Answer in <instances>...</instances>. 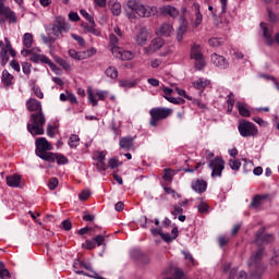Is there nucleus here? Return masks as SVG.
Returning a JSON list of instances; mask_svg holds the SVG:
<instances>
[{"mask_svg": "<svg viewBox=\"0 0 279 279\" xmlns=\"http://www.w3.org/2000/svg\"><path fill=\"white\" fill-rule=\"evenodd\" d=\"M193 86L196 90H201L199 95H202L204 93V88H206V86H210V81L206 78H198L193 83Z\"/></svg>", "mask_w": 279, "mask_h": 279, "instance_id": "29", "label": "nucleus"}, {"mask_svg": "<svg viewBox=\"0 0 279 279\" xmlns=\"http://www.w3.org/2000/svg\"><path fill=\"white\" fill-rule=\"evenodd\" d=\"M211 62L215 66L221 70H226L228 66H230L228 60H226L223 56H219L217 53L211 54Z\"/></svg>", "mask_w": 279, "mask_h": 279, "instance_id": "17", "label": "nucleus"}, {"mask_svg": "<svg viewBox=\"0 0 279 279\" xmlns=\"http://www.w3.org/2000/svg\"><path fill=\"white\" fill-rule=\"evenodd\" d=\"M269 196L266 195H260L257 194L253 197L251 204H250V208L251 210H260V207L263 206V203L265 202V199H267Z\"/></svg>", "mask_w": 279, "mask_h": 279, "instance_id": "19", "label": "nucleus"}, {"mask_svg": "<svg viewBox=\"0 0 279 279\" xmlns=\"http://www.w3.org/2000/svg\"><path fill=\"white\" fill-rule=\"evenodd\" d=\"M173 279H182L184 278V271L182 269L177 268L172 275Z\"/></svg>", "mask_w": 279, "mask_h": 279, "instance_id": "61", "label": "nucleus"}, {"mask_svg": "<svg viewBox=\"0 0 279 279\" xmlns=\"http://www.w3.org/2000/svg\"><path fill=\"white\" fill-rule=\"evenodd\" d=\"M35 51H40V49L39 48L22 49L21 56H24V58H27V56H33Z\"/></svg>", "mask_w": 279, "mask_h": 279, "instance_id": "57", "label": "nucleus"}, {"mask_svg": "<svg viewBox=\"0 0 279 279\" xmlns=\"http://www.w3.org/2000/svg\"><path fill=\"white\" fill-rule=\"evenodd\" d=\"M173 114V109L167 107H155L149 110V125L150 128H156L159 121H165L168 117Z\"/></svg>", "mask_w": 279, "mask_h": 279, "instance_id": "4", "label": "nucleus"}, {"mask_svg": "<svg viewBox=\"0 0 279 279\" xmlns=\"http://www.w3.org/2000/svg\"><path fill=\"white\" fill-rule=\"evenodd\" d=\"M238 132L243 138H248L250 136H256V134H258V126L247 120H240L238 124Z\"/></svg>", "mask_w": 279, "mask_h": 279, "instance_id": "7", "label": "nucleus"}, {"mask_svg": "<svg viewBox=\"0 0 279 279\" xmlns=\"http://www.w3.org/2000/svg\"><path fill=\"white\" fill-rule=\"evenodd\" d=\"M69 29H71V25L66 23L64 19L58 17L51 27L46 29V32L48 36H54V38L58 40V38H61L62 34H66Z\"/></svg>", "mask_w": 279, "mask_h": 279, "instance_id": "5", "label": "nucleus"}, {"mask_svg": "<svg viewBox=\"0 0 279 279\" xmlns=\"http://www.w3.org/2000/svg\"><path fill=\"white\" fill-rule=\"evenodd\" d=\"M40 38L44 45H53V43L57 40L56 37H51V35H48L47 37L45 34H41Z\"/></svg>", "mask_w": 279, "mask_h": 279, "instance_id": "43", "label": "nucleus"}, {"mask_svg": "<svg viewBox=\"0 0 279 279\" xmlns=\"http://www.w3.org/2000/svg\"><path fill=\"white\" fill-rule=\"evenodd\" d=\"M171 34H173V26H171L169 23H163L157 31V36L169 37Z\"/></svg>", "mask_w": 279, "mask_h": 279, "instance_id": "24", "label": "nucleus"}, {"mask_svg": "<svg viewBox=\"0 0 279 279\" xmlns=\"http://www.w3.org/2000/svg\"><path fill=\"white\" fill-rule=\"evenodd\" d=\"M209 46L210 47H221V39L217 38V37H213L209 39Z\"/></svg>", "mask_w": 279, "mask_h": 279, "instance_id": "59", "label": "nucleus"}, {"mask_svg": "<svg viewBox=\"0 0 279 279\" xmlns=\"http://www.w3.org/2000/svg\"><path fill=\"white\" fill-rule=\"evenodd\" d=\"M84 32H86L87 34H93V36H101V32L97 28H95V21L94 24L89 23V24H83L82 25Z\"/></svg>", "mask_w": 279, "mask_h": 279, "instance_id": "31", "label": "nucleus"}, {"mask_svg": "<svg viewBox=\"0 0 279 279\" xmlns=\"http://www.w3.org/2000/svg\"><path fill=\"white\" fill-rule=\"evenodd\" d=\"M199 3L193 4V10L195 12L194 27H199L204 21V15H202V11L199 10Z\"/></svg>", "mask_w": 279, "mask_h": 279, "instance_id": "25", "label": "nucleus"}, {"mask_svg": "<svg viewBox=\"0 0 279 279\" xmlns=\"http://www.w3.org/2000/svg\"><path fill=\"white\" fill-rule=\"evenodd\" d=\"M234 104H235V100H234V93H230L228 95V98H227V112L229 114H232V110H234Z\"/></svg>", "mask_w": 279, "mask_h": 279, "instance_id": "34", "label": "nucleus"}, {"mask_svg": "<svg viewBox=\"0 0 279 279\" xmlns=\"http://www.w3.org/2000/svg\"><path fill=\"white\" fill-rule=\"evenodd\" d=\"M109 167L110 169H117V167H119V159L117 158L109 159Z\"/></svg>", "mask_w": 279, "mask_h": 279, "instance_id": "64", "label": "nucleus"}, {"mask_svg": "<svg viewBox=\"0 0 279 279\" xmlns=\"http://www.w3.org/2000/svg\"><path fill=\"white\" fill-rule=\"evenodd\" d=\"M96 169H98V171H107L108 165H106V161H98L96 163Z\"/></svg>", "mask_w": 279, "mask_h": 279, "instance_id": "62", "label": "nucleus"}, {"mask_svg": "<svg viewBox=\"0 0 279 279\" xmlns=\"http://www.w3.org/2000/svg\"><path fill=\"white\" fill-rule=\"evenodd\" d=\"M88 197H90V191L85 190L83 191L80 195H78V199L81 202H86V199H88Z\"/></svg>", "mask_w": 279, "mask_h": 279, "instance_id": "60", "label": "nucleus"}, {"mask_svg": "<svg viewBox=\"0 0 279 279\" xmlns=\"http://www.w3.org/2000/svg\"><path fill=\"white\" fill-rule=\"evenodd\" d=\"M163 97L167 101H169L170 104H174L177 106H182L186 102V100H184V98H175V97H171V95L173 94V89L169 88V87H165L163 89Z\"/></svg>", "mask_w": 279, "mask_h": 279, "instance_id": "14", "label": "nucleus"}, {"mask_svg": "<svg viewBox=\"0 0 279 279\" xmlns=\"http://www.w3.org/2000/svg\"><path fill=\"white\" fill-rule=\"evenodd\" d=\"M0 58H1L2 65L8 64V61L10 60V57L8 56V50L5 48L1 49Z\"/></svg>", "mask_w": 279, "mask_h": 279, "instance_id": "47", "label": "nucleus"}, {"mask_svg": "<svg viewBox=\"0 0 279 279\" xmlns=\"http://www.w3.org/2000/svg\"><path fill=\"white\" fill-rule=\"evenodd\" d=\"M45 113L43 111L31 114V122L27 124V130L32 136H41L45 134L44 125L46 123Z\"/></svg>", "mask_w": 279, "mask_h": 279, "instance_id": "2", "label": "nucleus"}, {"mask_svg": "<svg viewBox=\"0 0 279 279\" xmlns=\"http://www.w3.org/2000/svg\"><path fill=\"white\" fill-rule=\"evenodd\" d=\"M120 148L130 151V149H134V137L124 136L120 138L119 142Z\"/></svg>", "mask_w": 279, "mask_h": 279, "instance_id": "21", "label": "nucleus"}, {"mask_svg": "<svg viewBox=\"0 0 279 279\" xmlns=\"http://www.w3.org/2000/svg\"><path fill=\"white\" fill-rule=\"evenodd\" d=\"M109 45L110 47H119V37L114 34H110L109 36Z\"/></svg>", "mask_w": 279, "mask_h": 279, "instance_id": "49", "label": "nucleus"}, {"mask_svg": "<svg viewBox=\"0 0 279 279\" xmlns=\"http://www.w3.org/2000/svg\"><path fill=\"white\" fill-rule=\"evenodd\" d=\"M56 62H57V64L61 65L62 69H64V71H71V64H69V62H66V60L59 57L56 59Z\"/></svg>", "mask_w": 279, "mask_h": 279, "instance_id": "45", "label": "nucleus"}, {"mask_svg": "<svg viewBox=\"0 0 279 279\" xmlns=\"http://www.w3.org/2000/svg\"><path fill=\"white\" fill-rule=\"evenodd\" d=\"M51 159H47L46 162H57V165H69V158L62 154L52 153Z\"/></svg>", "mask_w": 279, "mask_h": 279, "instance_id": "22", "label": "nucleus"}, {"mask_svg": "<svg viewBox=\"0 0 279 279\" xmlns=\"http://www.w3.org/2000/svg\"><path fill=\"white\" fill-rule=\"evenodd\" d=\"M26 108L29 112H43V105L35 98H29L26 101Z\"/></svg>", "mask_w": 279, "mask_h": 279, "instance_id": "20", "label": "nucleus"}, {"mask_svg": "<svg viewBox=\"0 0 279 279\" xmlns=\"http://www.w3.org/2000/svg\"><path fill=\"white\" fill-rule=\"evenodd\" d=\"M229 167L232 169V171H239L241 169V161L238 159H230Z\"/></svg>", "mask_w": 279, "mask_h": 279, "instance_id": "42", "label": "nucleus"}, {"mask_svg": "<svg viewBox=\"0 0 279 279\" xmlns=\"http://www.w3.org/2000/svg\"><path fill=\"white\" fill-rule=\"evenodd\" d=\"M97 53V48H90L84 51H77L75 49L69 50L70 58H73V60H87V58H93Z\"/></svg>", "mask_w": 279, "mask_h": 279, "instance_id": "10", "label": "nucleus"}, {"mask_svg": "<svg viewBox=\"0 0 279 279\" xmlns=\"http://www.w3.org/2000/svg\"><path fill=\"white\" fill-rule=\"evenodd\" d=\"M1 82L7 88H10V86H14V75L10 74L8 70H3Z\"/></svg>", "mask_w": 279, "mask_h": 279, "instance_id": "23", "label": "nucleus"}, {"mask_svg": "<svg viewBox=\"0 0 279 279\" xmlns=\"http://www.w3.org/2000/svg\"><path fill=\"white\" fill-rule=\"evenodd\" d=\"M191 58L192 60H199V58H204L202 53V46L199 44H194L191 49Z\"/></svg>", "mask_w": 279, "mask_h": 279, "instance_id": "30", "label": "nucleus"}, {"mask_svg": "<svg viewBox=\"0 0 279 279\" xmlns=\"http://www.w3.org/2000/svg\"><path fill=\"white\" fill-rule=\"evenodd\" d=\"M94 160H97V162H105L106 161V151H95L94 153Z\"/></svg>", "mask_w": 279, "mask_h": 279, "instance_id": "44", "label": "nucleus"}, {"mask_svg": "<svg viewBox=\"0 0 279 279\" xmlns=\"http://www.w3.org/2000/svg\"><path fill=\"white\" fill-rule=\"evenodd\" d=\"M263 248H258L253 256L248 259V267L251 270L252 278H260L263 274H265V265L260 260H263Z\"/></svg>", "mask_w": 279, "mask_h": 279, "instance_id": "3", "label": "nucleus"}, {"mask_svg": "<svg viewBox=\"0 0 279 279\" xmlns=\"http://www.w3.org/2000/svg\"><path fill=\"white\" fill-rule=\"evenodd\" d=\"M31 62H34L35 64H48V66L51 69V71H58V65H56L53 62H51V59H49L45 54H38L34 53L29 58Z\"/></svg>", "mask_w": 279, "mask_h": 279, "instance_id": "13", "label": "nucleus"}, {"mask_svg": "<svg viewBox=\"0 0 279 279\" xmlns=\"http://www.w3.org/2000/svg\"><path fill=\"white\" fill-rule=\"evenodd\" d=\"M145 253H143V251H141V248H133L130 253V256L133 260H137L140 262L143 258V255Z\"/></svg>", "mask_w": 279, "mask_h": 279, "instance_id": "38", "label": "nucleus"}, {"mask_svg": "<svg viewBox=\"0 0 279 279\" xmlns=\"http://www.w3.org/2000/svg\"><path fill=\"white\" fill-rule=\"evenodd\" d=\"M83 247H85V250H95V247H97V244L95 243V240H86L83 244Z\"/></svg>", "mask_w": 279, "mask_h": 279, "instance_id": "52", "label": "nucleus"}, {"mask_svg": "<svg viewBox=\"0 0 279 279\" xmlns=\"http://www.w3.org/2000/svg\"><path fill=\"white\" fill-rule=\"evenodd\" d=\"M235 106L238 108L240 117H244V118L252 117V111H250V109L247 108V105H245L244 102L238 101Z\"/></svg>", "mask_w": 279, "mask_h": 279, "instance_id": "28", "label": "nucleus"}, {"mask_svg": "<svg viewBox=\"0 0 279 279\" xmlns=\"http://www.w3.org/2000/svg\"><path fill=\"white\" fill-rule=\"evenodd\" d=\"M133 59H134V54L132 53V51L122 50L120 60L126 61V60H133Z\"/></svg>", "mask_w": 279, "mask_h": 279, "instance_id": "50", "label": "nucleus"}, {"mask_svg": "<svg viewBox=\"0 0 279 279\" xmlns=\"http://www.w3.org/2000/svg\"><path fill=\"white\" fill-rule=\"evenodd\" d=\"M80 14H81L84 19H86V21H88V23L94 24L95 19H94L90 14H88V12H87L86 10L82 9V10L80 11Z\"/></svg>", "mask_w": 279, "mask_h": 279, "instance_id": "54", "label": "nucleus"}, {"mask_svg": "<svg viewBox=\"0 0 279 279\" xmlns=\"http://www.w3.org/2000/svg\"><path fill=\"white\" fill-rule=\"evenodd\" d=\"M16 13L10 9V7H0V25H3L5 21L10 24L16 23Z\"/></svg>", "mask_w": 279, "mask_h": 279, "instance_id": "11", "label": "nucleus"}, {"mask_svg": "<svg viewBox=\"0 0 279 279\" xmlns=\"http://www.w3.org/2000/svg\"><path fill=\"white\" fill-rule=\"evenodd\" d=\"M163 46H165V40L160 37H157L151 40L148 47L145 48V51L146 53H155V51L162 49Z\"/></svg>", "mask_w": 279, "mask_h": 279, "instance_id": "18", "label": "nucleus"}, {"mask_svg": "<svg viewBox=\"0 0 279 279\" xmlns=\"http://www.w3.org/2000/svg\"><path fill=\"white\" fill-rule=\"evenodd\" d=\"M22 71L25 75H29V73H32V63L29 62L22 63Z\"/></svg>", "mask_w": 279, "mask_h": 279, "instance_id": "55", "label": "nucleus"}, {"mask_svg": "<svg viewBox=\"0 0 279 279\" xmlns=\"http://www.w3.org/2000/svg\"><path fill=\"white\" fill-rule=\"evenodd\" d=\"M125 12L129 19H136V14L144 19H149L154 8L142 4L138 0H129L125 4Z\"/></svg>", "mask_w": 279, "mask_h": 279, "instance_id": "1", "label": "nucleus"}, {"mask_svg": "<svg viewBox=\"0 0 279 279\" xmlns=\"http://www.w3.org/2000/svg\"><path fill=\"white\" fill-rule=\"evenodd\" d=\"M173 175H175V171L173 169H163L162 180H165V182H173Z\"/></svg>", "mask_w": 279, "mask_h": 279, "instance_id": "33", "label": "nucleus"}, {"mask_svg": "<svg viewBox=\"0 0 279 279\" xmlns=\"http://www.w3.org/2000/svg\"><path fill=\"white\" fill-rule=\"evenodd\" d=\"M35 145H36L35 154L36 156H38V158H40L41 160H45L46 162L47 160H51V156H53V153H49L51 151V144H49L47 138L45 137L37 138L35 142Z\"/></svg>", "mask_w": 279, "mask_h": 279, "instance_id": "6", "label": "nucleus"}, {"mask_svg": "<svg viewBox=\"0 0 279 279\" xmlns=\"http://www.w3.org/2000/svg\"><path fill=\"white\" fill-rule=\"evenodd\" d=\"M71 37L73 38V40H76V43H77L81 47H84V45H86V40H84V37L77 35V34H72Z\"/></svg>", "mask_w": 279, "mask_h": 279, "instance_id": "53", "label": "nucleus"}, {"mask_svg": "<svg viewBox=\"0 0 279 279\" xmlns=\"http://www.w3.org/2000/svg\"><path fill=\"white\" fill-rule=\"evenodd\" d=\"M149 38V32L145 28L142 27L138 33L135 35L134 40L136 45L140 47H145L147 45V39Z\"/></svg>", "mask_w": 279, "mask_h": 279, "instance_id": "15", "label": "nucleus"}, {"mask_svg": "<svg viewBox=\"0 0 279 279\" xmlns=\"http://www.w3.org/2000/svg\"><path fill=\"white\" fill-rule=\"evenodd\" d=\"M111 12H112L113 16H120L121 15V3L113 2L111 4Z\"/></svg>", "mask_w": 279, "mask_h": 279, "instance_id": "41", "label": "nucleus"}, {"mask_svg": "<svg viewBox=\"0 0 279 279\" xmlns=\"http://www.w3.org/2000/svg\"><path fill=\"white\" fill-rule=\"evenodd\" d=\"M195 60V69L197 71H202L206 66V61H204V57L199 59H194Z\"/></svg>", "mask_w": 279, "mask_h": 279, "instance_id": "48", "label": "nucleus"}, {"mask_svg": "<svg viewBox=\"0 0 279 279\" xmlns=\"http://www.w3.org/2000/svg\"><path fill=\"white\" fill-rule=\"evenodd\" d=\"M184 34H186V20H183V24L178 28L177 40L179 43L184 38Z\"/></svg>", "mask_w": 279, "mask_h": 279, "instance_id": "36", "label": "nucleus"}, {"mask_svg": "<svg viewBox=\"0 0 279 279\" xmlns=\"http://www.w3.org/2000/svg\"><path fill=\"white\" fill-rule=\"evenodd\" d=\"M175 92H177L178 95H180V97H184L189 101H193V97L186 95V90L180 89L179 87H175Z\"/></svg>", "mask_w": 279, "mask_h": 279, "instance_id": "56", "label": "nucleus"}, {"mask_svg": "<svg viewBox=\"0 0 279 279\" xmlns=\"http://www.w3.org/2000/svg\"><path fill=\"white\" fill-rule=\"evenodd\" d=\"M58 178H51L48 182V189H50V191H56V189H58Z\"/></svg>", "mask_w": 279, "mask_h": 279, "instance_id": "51", "label": "nucleus"}, {"mask_svg": "<svg viewBox=\"0 0 279 279\" xmlns=\"http://www.w3.org/2000/svg\"><path fill=\"white\" fill-rule=\"evenodd\" d=\"M87 99L89 104L94 107L98 106V100L106 101L108 99V90H101V89H93L92 87L87 88Z\"/></svg>", "mask_w": 279, "mask_h": 279, "instance_id": "8", "label": "nucleus"}, {"mask_svg": "<svg viewBox=\"0 0 279 279\" xmlns=\"http://www.w3.org/2000/svg\"><path fill=\"white\" fill-rule=\"evenodd\" d=\"M105 75L111 80H117V77H119V71L114 66H109L105 71Z\"/></svg>", "mask_w": 279, "mask_h": 279, "instance_id": "37", "label": "nucleus"}, {"mask_svg": "<svg viewBox=\"0 0 279 279\" xmlns=\"http://www.w3.org/2000/svg\"><path fill=\"white\" fill-rule=\"evenodd\" d=\"M161 14H167L168 16H171L172 19H175L178 14H180V11L175 9V7L172 5H163L160 8Z\"/></svg>", "mask_w": 279, "mask_h": 279, "instance_id": "26", "label": "nucleus"}, {"mask_svg": "<svg viewBox=\"0 0 279 279\" xmlns=\"http://www.w3.org/2000/svg\"><path fill=\"white\" fill-rule=\"evenodd\" d=\"M191 187L194 193H198L199 195H202V193H206V189H208V183H206V181L203 179H196L192 181Z\"/></svg>", "mask_w": 279, "mask_h": 279, "instance_id": "16", "label": "nucleus"}, {"mask_svg": "<svg viewBox=\"0 0 279 279\" xmlns=\"http://www.w3.org/2000/svg\"><path fill=\"white\" fill-rule=\"evenodd\" d=\"M119 86L121 88H134V86H136V82L130 80H121L119 81Z\"/></svg>", "mask_w": 279, "mask_h": 279, "instance_id": "39", "label": "nucleus"}, {"mask_svg": "<svg viewBox=\"0 0 279 279\" xmlns=\"http://www.w3.org/2000/svg\"><path fill=\"white\" fill-rule=\"evenodd\" d=\"M209 169H211V178H221L223 169H226V162L223 159L216 157L208 162Z\"/></svg>", "mask_w": 279, "mask_h": 279, "instance_id": "9", "label": "nucleus"}, {"mask_svg": "<svg viewBox=\"0 0 279 279\" xmlns=\"http://www.w3.org/2000/svg\"><path fill=\"white\" fill-rule=\"evenodd\" d=\"M7 184L12 189H19L21 186V175L13 174V175L7 177Z\"/></svg>", "mask_w": 279, "mask_h": 279, "instance_id": "27", "label": "nucleus"}, {"mask_svg": "<svg viewBox=\"0 0 279 279\" xmlns=\"http://www.w3.org/2000/svg\"><path fill=\"white\" fill-rule=\"evenodd\" d=\"M268 19L270 23H279V15L276 14L274 11H268Z\"/></svg>", "mask_w": 279, "mask_h": 279, "instance_id": "58", "label": "nucleus"}, {"mask_svg": "<svg viewBox=\"0 0 279 279\" xmlns=\"http://www.w3.org/2000/svg\"><path fill=\"white\" fill-rule=\"evenodd\" d=\"M69 147H71V149H75V147L80 146V136L76 134H72L69 138L68 142Z\"/></svg>", "mask_w": 279, "mask_h": 279, "instance_id": "35", "label": "nucleus"}, {"mask_svg": "<svg viewBox=\"0 0 279 279\" xmlns=\"http://www.w3.org/2000/svg\"><path fill=\"white\" fill-rule=\"evenodd\" d=\"M23 45L26 49H32V45H34V35L32 33H25L23 35Z\"/></svg>", "mask_w": 279, "mask_h": 279, "instance_id": "32", "label": "nucleus"}, {"mask_svg": "<svg viewBox=\"0 0 279 279\" xmlns=\"http://www.w3.org/2000/svg\"><path fill=\"white\" fill-rule=\"evenodd\" d=\"M111 52H112V56H114V58L120 60L121 56L123 53V48H121L119 46H114V47L111 48Z\"/></svg>", "mask_w": 279, "mask_h": 279, "instance_id": "46", "label": "nucleus"}, {"mask_svg": "<svg viewBox=\"0 0 279 279\" xmlns=\"http://www.w3.org/2000/svg\"><path fill=\"white\" fill-rule=\"evenodd\" d=\"M80 265H82L83 269H86L87 271H93V265H90V263H87V262L76 260L73 264V268L77 269V266H80Z\"/></svg>", "mask_w": 279, "mask_h": 279, "instance_id": "40", "label": "nucleus"}, {"mask_svg": "<svg viewBox=\"0 0 279 279\" xmlns=\"http://www.w3.org/2000/svg\"><path fill=\"white\" fill-rule=\"evenodd\" d=\"M197 208L201 214L208 213V205L204 202H201Z\"/></svg>", "mask_w": 279, "mask_h": 279, "instance_id": "63", "label": "nucleus"}, {"mask_svg": "<svg viewBox=\"0 0 279 279\" xmlns=\"http://www.w3.org/2000/svg\"><path fill=\"white\" fill-rule=\"evenodd\" d=\"M255 243L256 245H269L274 243V234H265V227H262L255 234Z\"/></svg>", "mask_w": 279, "mask_h": 279, "instance_id": "12", "label": "nucleus"}]
</instances>
